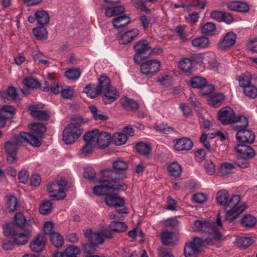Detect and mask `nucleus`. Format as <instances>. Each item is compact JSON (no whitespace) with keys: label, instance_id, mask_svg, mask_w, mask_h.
Masks as SVG:
<instances>
[{"label":"nucleus","instance_id":"nucleus-13","mask_svg":"<svg viewBox=\"0 0 257 257\" xmlns=\"http://www.w3.org/2000/svg\"><path fill=\"white\" fill-rule=\"evenodd\" d=\"M236 40V35L233 32H228L218 43V47L221 50H225L234 45Z\"/></svg>","mask_w":257,"mask_h":257},{"label":"nucleus","instance_id":"nucleus-16","mask_svg":"<svg viewBox=\"0 0 257 257\" xmlns=\"http://www.w3.org/2000/svg\"><path fill=\"white\" fill-rule=\"evenodd\" d=\"M47 241V239L43 235L39 234L37 237L32 241L29 245L31 250L35 252L42 251Z\"/></svg>","mask_w":257,"mask_h":257},{"label":"nucleus","instance_id":"nucleus-6","mask_svg":"<svg viewBox=\"0 0 257 257\" xmlns=\"http://www.w3.org/2000/svg\"><path fill=\"white\" fill-rule=\"evenodd\" d=\"M240 201V196L238 195H235L230 198H229L227 207H229L230 209L226 212L225 220L231 222L246 209V205L245 204L237 206Z\"/></svg>","mask_w":257,"mask_h":257},{"label":"nucleus","instance_id":"nucleus-10","mask_svg":"<svg viewBox=\"0 0 257 257\" xmlns=\"http://www.w3.org/2000/svg\"><path fill=\"white\" fill-rule=\"evenodd\" d=\"M160 67L161 62L159 60H149L141 64V72L145 75L152 76L159 71Z\"/></svg>","mask_w":257,"mask_h":257},{"label":"nucleus","instance_id":"nucleus-25","mask_svg":"<svg viewBox=\"0 0 257 257\" xmlns=\"http://www.w3.org/2000/svg\"><path fill=\"white\" fill-rule=\"evenodd\" d=\"M135 51L142 54H149L151 52V46L149 42L146 40H142L138 42L134 46Z\"/></svg>","mask_w":257,"mask_h":257},{"label":"nucleus","instance_id":"nucleus-28","mask_svg":"<svg viewBox=\"0 0 257 257\" xmlns=\"http://www.w3.org/2000/svg\"><path fill=\"white\" fill-rule=\"evenodd\" d=\"M131 22V19L126 15H122L114 18L112 22V26L115 29H119L124 27Z\"/></svg>","mask_w":257,"mask_h":257},{"label":"nucleus","instance_id":"nucleus-43","mask_svg":"<svg viewBox=\"0 0 257 257\" xmlns=\"http://www.w3.org/2000/svg\"><path fill=\"white\" fill-rule=\"evenodd\" d=\"M235 168L232 164L229 163H223L219 167V172L221 176H226L231 173L232 170Z\"/></svg>","mask_w":257,"mask_h":257},{"label":"nucleus","instance_id":"nucleus-32","mask_svg":"<svg viewBox=\"0 0 257 257\" xmlns=\"http://www.w3.org/2000/svg\"><path fill=\"white\" fill-rule=\"evenodd\" d=\"M179 66L184 73L190 74L193 69L192 61L188 58H184L179 63Z\"/></svg>","mask_w":257,"mask_h":257},{"label":"nucleus","instance_id":"nucleus-2","mask_svg":"<svg viewBox=\"0 0 257 257\" xmlns=\"http://www.w3.org/2000/svg\"><path fill=\"white\" fill-rule=\"evenodd\" d=\"M14 138V141H7L4 145V149L7 155V160L10 164L17 163V152L22 144L27 142L35 147H39L41 145L37 138L25 132L20 133V136H15Z\"/></svg>","mask_w":257,"mask_h":257},{"label":"nucleus","instance_id":"nucleus-1","mask_svg":"<svg viewBox=\"0 0 257 257\" xmlns=\"http://www.w3.org/2000/svg\"><path fill=\"white\" fill-rule=\"evenodd\" d=\"M220 215L217 214L216 225L214 222L200 221L196 220L194 223L193 229L195 231H202L205 233L204 242L208 245H214L218 242L224 241L226 237L220 231L222 228Z\"/></svg>","mask_w":257,"mask_h":257},{"label":"nucleus","instance_id":"nucleus-14","mask_svg":"<svg viewBox=\"0 0 257 257\" xmlns=\"http://www.w3.org/2000/svg\"><path fill=\"white\" fill-rule=\"evenodd\" d=\"M28 127L31 130V133L28 134L37 138L41 142L40 139L43 137L47 130L46 126L41 122H34L29 124Z\"/></svg>","mask_w":257,"mask_h":257},{"label":"nucleus","instance_id":"nucleus-27","mask_svg":"<svg viewBox=\"0 0 257 257\" xmlns=\"http://www.w3.org/2000/svg\"><path fill=\"white\" fill-rule=\"evenodd\" d=\"M229 198V194L228 192L224 189L219 191L216 194V199L217 203L220 205L227 207V203H228V200Z\"/></svg>","mask_w":257,"mask_h":257},{"label":"nucleus","instance_id":"nucleus-22","mask_svg":"<svg viewBox=\"0 0 257 257\" xmlns=\"http://www.w3.org/2000/svg\"><path fill=\"white\" fill-rule=\"evenodd\" d=\"M15 108L11 105H4L0 109V121L3 120L4 125L7 119L13 117L15 113Z\"/></svg>","mask_w":257,"mask_h":257},{"label":"nucleus","instance_id":"nucleus-61","mask_svg":"<svg viewBox=\"0 0 257 257\" xmlns=\"http://www.w3.org/2000/svg\"><path fill=\"white\" fill-rule=\"evenodd\" d=\"M172 233L168 231H164L161 235V238L162 244L164 245H168L171 243L172 237Z\"/></svg>","mask_w":257,"mask_h":257},{"label":"nucleus","instance_id":"nucleus-3","mask_svg":"<svg viewBox=\"0 0 257 257\" xmlns=\"http://www.w3.org/2000/svg\"><path fill=\"white\" fill-rule=\"evenodd\" d=\"M87 122V119L80 116H75L72 117L71 123L67 125L63 131L64 142L68 145L74 143L83 132L81 125Z\"/></svg>","mask_w":257,"mask_h":257},{"label":"nucleus","instance_id":"nucleus-26","mask_svg":"<svg viewBox=\"0 0 257 257\" xmlns=\"http://www.w3.org/2000/svg\"><path fill=\"white\" fill-rule=\"evenodd\" d=\"M14 221L16 224L23 229H24L27 226L29 228L33 222V220H26L23 214L21 213H17L15 214Z\"/></svg>","mask_w":257,"mask_h":257},{"label":"nucleus","instance_id":"nucleus-42","mask_svg":"<svg viewBox=\"0 0 257 257\" xmlns=\"http://www.w3.org/2000/svg\"><path fill=\"white\" fill-rule=\"evenodd\" d=\"M252 78L251 74L246 72L237 77L240 87H244L250 83V80Z\"/></svg>","mask_w":257,"mask_h":257},{"label":"nucleus","instance_id":"nucleus-8","mask_svg":"<svg viewBox=\"0 0 257 257\" xmlns=\"http://www.w3.org/2000/svg\"><path fill=\"white\" fill-rule=\"evenodd\" d=\"M4 233L6 236L12 235L14 238V242L17 245H24L27 243L28 238L31 234V230L28 228L24 232L17 233L16 231L10 227L5 229Z\"/></svg>","mask_w":257,"mask_h":257},{"label":"nucleus","instance_id":"nucleus-12","mask_svg":"<svg viewBox=\"0 0 257 257\" xmlns=\"http://www.w3.org/2000/svg\"><path fill=\"white\" fill-rule=\"evenodd\" d=\"M234 150L242 158L251 159L255 155V152L250 146L238 144L234 147Z\"/></svg>","mask_w":257,"mask_h":257},{"label":"nucleus","instance_id":"nucleus-29","mask_svg":"<svg viewBox=\"0 0 257 257\" xmlns=\"http://www.w3.org/2000/svg\"><path fill=\"white\" fill-rule=\"evenodd\" d=\"M55 185L54 183H49L47 186L48 190L49 191V196L55 200H62L66 197V194L64 190L59 189L58 191L52 190L53 186Z\"/></svg>","mask_w":257,"mask_h":257},{"label":"nucleus","instance_id":"nucleus-50","mask_svg":"<svg viewBox=\"0 0 257 257\" xmlns=\"http://www.w3.org/2000/svg\"><path fill=\"white\" fill-rule=\"evenodd\" d=\"M243 92L245 95L250 98H255L257 96V88L254 85L250 84L243 87Z\"/></svg>","mask_w":257,"mask_h":257},{"label":"nucleus","instance_id":"nucleus-21","mask_svg":"<svg viewBox=\"0 0 257 257\" xmlns=\"http://www.w3.org/2000/svg\"><path fill=\"white\" fill-rule=\"evenodd\" d=\"M139 33L138 29H133L123 34L118 39L119 43L125 45L131 43Z\"/></svg>","mask_w":257,"mask_h":257},{"label":"nucleus","instance_id":"nucleus-35","mask_svg":"<svg viewBox=\"0 0 257 257\" xmlns=\"http://www.w3.org/2000/svg\"><path fill=\"white\" fill-rule=\"evenodd\" d=\"M167 170L171 176L179 177L182 173L181 166L177 162H172L168 167Z\"/></svg>","mask_w":257,"mask_h":257},{"label":"nucleus","instance_id":"nucleus-62","mask_svg":"<svg viewBox=\"0 0 257 257\" xmlns=\"http://www.w3.org/2000/svg\"><path fill=\"white\" fill-rule=\"evenodd\" d=\"M83 176L84 178L92 180L95 178L96 173L92 167H87L84 170Z\"/></svg>","mask_w":257,"mask_h":257},{"label":"nucleus","instance_id":"nucleus-18","mask_svg":"<svg viewBox=\"0 0 257 257\" xmlns=\"http://www.w3.org/2000/svg\"><path fill=\"white\" fill-rule=\"evenodd\" d=\"M29 110L30 111L31 115L35 119L41 121H46L50 118V115L48 111L39 110L38 109V108L36 105H32L29 106Z\"/></svg>","mask_w":257,"mask_h":257},{"label":"nucleus","instance_id":"nucleus-46","mask_svg":"<svg viewBox=\"0 0 257 257\" xmlns=\"http://www.w3.org/2000/svg\"><path fill=\"white\" fill-rule=\"evenodd\" d=\"M50 239L52 244L56 247L59 248L63 244V239L60 233L53 232L51 233Z\"/></svg>","mask_w":257,"mask_h":257},{"label":"nucleus","instance_id":"nucleus-55","mask_svg":"<svg viewBox=\"0 0 257 257\" xmlns=\"http://www.w3.org/2000/svg\"><path fill=\"white\" fill-rule=\"evenodd\" d=\"M33 34L38 39H46L47 37V31L44 26L36 28L33 29Z\"/></svg>","mask_w":257,"mask_h":257},{"label":"nucleus","instance_id":"nucleus-63","mask_svg":"<svg viewBox=\"0 0 257 257\" xmlns=\"http://www.w3.org/2000/svg\"><path fill=\"white\" fill-rule=\"evenodd\" d=\"M204 168L206 173L212 175L215 172V165L210 160H206L204 164Z\"/></svg>","mask_w":257,"mask_h":257},{"label":"nucleus","instance_id":"nucleus-37","mask_svg":"<svg viewBox=\"0 0 257 257\" xmlns=\"http://www.w3.org/2000/svg\"><path fill=\"white\" fill-rule=\"evenodd\" d=\"M83 92L85 93L90 98H95L101 92L97 86L87 85Z\"/></svg>","mask_w":257,"mask_h":257},{"label":"nucleus","instance_id":"nucleus-24","mask_svg":"<svg viewBox=\"0 0 257 257\" xmlns=\"http://www.w3.org/2000/svg\"><path fill=\"white\" fill-rule=\"evenodd\" d=\"M234 121L232 123L233 124V129L236 131L240 130H243L248 125V120L246 117L244 115H238L235 117Z\"/></svg>","mask_w":257,"mask_h":257},{"label":"nucleus","instance_id":"nucleus-30","mask_svg":"<svg viewBox=\"0 0 257 257\" xmlns=\"http://www.w3.org/2000/svg\"><path fill=\"white\" fill-rule=\"evenodd\" d=\"M36 20L41 26L47 25L50 21V17L48 13L45 11H37L35 13Z\"/></svg>","mask_w":257,"mask_h":257},{"label":"nucleus","instance_id":"nucleus-45","mask_svg":"<svg viewBox=\"0 0 257 257\" xmlns=\"http://www.w3.org/2000/svg\"><path fill=\"white\" fill-rule=\"evenodd\" d=\"M154 128L158 132L165 134H169L174 132L173 128L170 127L167 123L157 122Z\"/></svg>","mask_w":257,"mask_h":257},{"label":"nucleus","instance_id":"nucleus-9","mask_svg":"<svg viewBox=\"0 0 257 257\" xmlns=\"http://www.w3.org/2000/svg\"><path fill=\"white\" fill-rule=\"evenodd\" d=\"M104 201L107 206L114 207L116 212L119 214H126L128 213L127 209L125 207L118 209V207H123L125 203L124 200L122 198L108 194H106Z\"/></svg>","mask_w":257,"mask_h":257},{"label":"nucleus","instance_id":"nucleus-58","mask_svg":"<svg viewBox=\"0 0 257 257\" xmlns=\"http://www.w3.org/2000/svg\"><path fill=\"white\" fill-rule=\"evenodd\" d=\"M157 81L164 87H169L172 85V81L171 76L169 75H161L158 78Z\"/></svg>","mask_w":257,"mask_h":257},{"label":"nucleus","instance_id":"nucleus-39","mask_svg":"<svg viewBox=\"0 0 257 257\" xmlns=\"http://www.w3.org/2000/svg\"><path fill=\"white\" fill-rule=\"evenodd\" d=\"M110 229L117 232H122L127 229V226L123 222L113 221H112L109 226Z\"/></svg>","mask_w":257,"mask_h":257},{"label":"nucleus","instance_id":"nucleus-49","mask_svg":"<svg viewBox=\"0 0 257 257\" xmlns=\"http://www.w3.org/2000/svg\"><path fill=\"white\" fill-rule=\"evenodd\" d=\"M256 222V218L249 214L244 215L241 220V223L246 227H252Z\"/></svg>","mask_w":257,"mask_h":257},{"label":"nucleus","instance_id":"nucleus-60","mask_svg":"<svg viewBox=\"0 0 257 257\" xmlns=\"http://www.w3.org/2000/svg\"><path fill=\"white\" fill-rule=\"evenodd\" d=\"M113 170L116 171L117 173L118 171H124L127 169V163L123 160H118L114 161L112 164Z\"/></svg>","mask_w":257,"mask_h":257},{"label":"nucleus","instance_id":"nucleus-4","mask_svg":"<svg viewBox=\"0 0 257 257\" xmlns=\"http://www.w3.org/2000/svg\"><path fill=\"white\" fill-rule=\"evenodd\" d=\"M98 183L100 185L93 187V193L98 196H102L108 194V192L114 193L119 190H126L127 186L124 183L121 182L120 184H115L114 180L109 181L108 180H99Z\"/></svg>","mask_w":257,"mask_h":257},{"label":"nucleus","instance_id":"nucleus-44","mask_svg":"<svg viewBox=\"0 0 257 257\" xmlns=\"http://www.w3.org/2000/svg\"><path fill=\"white\" fill-rule=\"evenodd\" d=\"M99 131L97 129L88 131L83 136V140L87 144H93L95 145V139L97 138Z\"/></svg>","mask_w":257,"mask_h":257},{"label":"nucleus","instance_id":"nucleus-31","mask_svg":"<svg viewBox=\"0 0 257 257\" xmlns=\"http://www.w3.org/2000/svg\"><path fill=\"white\" fill-rule=\"evenodd\" d=\"M89 109L95 120L105 121L108 119V116L105 113L99 111L95 105L90 106Z\"/></svg>","mask_w":257,"mask_h":257},{"label":"nucleus","instance_id":"nucleus-38","mask_svg":"<svg viewBox=\"0 0 257 257\" xmlns=\"http://www.w3.org/2000/svg\"><path fill=\"white\" fill-rule=\"evenodd\" d=\"M7 94L12 99L17 101L20 100L19 94L17 93V89L13 86H10L7 89L6 92H0V96L4 97V101L6 102L5 95Z\"/></svg>","mask_w":257,"mask_h":257},{"label":"nucleus","instance_id":"nucleus-20","mask_svg":"<svg viewBox=\"0 0 257 257\" xmlns=\"http://www.w3.org/2000/svg\"><path fill=\"white\" fill-rule=\"evenodd\" d=\"M193 146L192 142L187 138H183L176 140L174 148L177 151H188Z\"/></svg>","mask_w":257,"mask_h":257},{"label":"nucleus","instance_id":"nucleus-53","mask_svg":"<svg viewBox=\"0 0 257 257\" xmlns=\"http://www.w3.org/2000/svg\"><path fill=\"white\" fill-rule=\"evenodd\" d=\"M216 30V27L214 23L208 22L202 26L201 33L205 35H212Z\"/></svg>","mask_w":257,"mask_h":257},{"label":"nucleus","instance_id":"nucleus-23","mask_svg":"<svg viewBox=\"0 0 257 257\" xmlns=\"http://www.w3.org/2000/svg\"><path fill=\"white\" fill-rule=\"evenodd\" d=\"M97 144L99 148L104 149L107 147L110 142L111 136L105 132H101L97 136Z\"/></svg>","mask_w":257,"mask_h":257},{"label":"nucleus","instance_id":"nucleus-41","mask_svg":"<svg viewBox=\"0 0 257 257\" xmlns=\"http://www.w3.org/2000/svg\"><path fill=\"white\" fill-rule=\"evenodd\" d=\"M209 43V40L207 38L201 37L193 40L192 45L197 48H203L207 47Z\"/></svg>","mask_w":257,"mask_h":257},{"label":"nucleus","instance_id":"nucleus-59","mask_svg":"<svg viewBox=\"0 0 257 257\" xmlns=\"http://www.w3.org/2000/svg\"><path fill=\"white\" fill-rule=\"evenodd\" d=\"M81 74L79 69L71 68L65 72V76L69 79L76 80L78 79Z\"/></svg>","mask_w":257,"mask_h":257},{"label":"nucleus","instance_id":"nucleus-57","mask_svg":"<svg viewBox=\"0 0 257 257\" xmlns=\"http://www.w3.org/2000/svg\"><path fill=\"white\" fill-rule=\"evenodd\" d=\"M79 253V248L74 245L68 246L64 251V254L66 257H76V255Z\"/></svg>","mask_w":257,"mask_h":257},{"label":"nucleus","instance_id":"nucleus-51","mask_svg":"<svg viewBox=\"0 0 257 257\" xmlns=\"http://www.w3.org/2000/svg\"><path fill=\"white\" fill-rule=\"evenodd\" d=\"M190 83L193 88L200 89L206 83V80L201 77H194L191 79Z\"/></svg>","mask_w":257,"mask_h":257},{"label":"nucleus","instance_id":"nucleus-17","mask_svg":"<svg viewBox=\"0 0 257 257\" xmlns=\"http://www.w3.org/2000/svg\"><path fill=\"white\" fill-rule=\"evenodd\" d=\"M101 175L106 178L104 180H108L109 181L114 180L115 184H120L121 182H118L117 180H122L125 178L126 175L124 173L118 174L116 171L112 169H104L101 171Z\"/></svg>","mask_w":257,"mask_h":257},{"label":"nucleus","instance_id":"nucleus-54","mask_svg":"<svg viewBox=\"0 0 257 257\" xmlns=\"http://www.w3.org/2000/svg\"><path fill=\"white\" fill-rule=\"evenodd\" d=\"M24 84L28 88L36 89L40 87V83L32 77H27L24 80Z\"/></svg>","mask_w":257,"mask_h":257},{"label":"nucleus","instance_id":"nucleus-56","mask_svg":"<svg viewBox=\"0 0 257 257\" xmlns=\"http://www.w3.org/2000/svg\"><path fill=\"white\" fill-rule=\"evenodd\" d=\"M53 209L52 204L49 201L44 202L40 207V212L43 215L50 213Z\"/></svg>","mask_w":257,"mask_h":257},{"label":"nucleus","instance_id":"nucleus-19","mask_svg":"<svg viewBox=\"0 0 257 257\" xmlns=\"http://www.w3.org/2000/svg\"><path fill=\"white\" fill-rule=\"evenodd\" d=\"M227 9L232 11L241 13L247 12L249 10L248 5L245 2L232 1L226 4Z\"/></svg>","mask_w":257,"mask_h":257},{"label":"nucleus","instance_id":"nucleus-34","mask_svg":"<svg viewBox=\"0 0 257 257\" xmlns=\"http://www.w3.org/2000/svg\"><path fill=\"white\" fill-rule=\"evenodd\" d=\"M120 101L121 105L127 109H137L139 108L137 101L126 97H122Z\"/></svg>","mask_w":257,"mask_h":257},{"label":"nucleus","instance_id":"nucleus-15","mask_svg":"<svg viewBox=\"0 0 257 257\" xmlns=\"http://www.w3.org/2000/svg\"><path fill=\"white\" fill-rule=\"evenodd\" d=\"M236 138L238 142L251 144L255 139V135L252 132L244 128L236 132Z\"/></svg>","mask_w":257,"mask_h":257},{"label":"nucleus","instance_id":"nucleus-40","mask_svg":"<svg viewBox=\"0 0 257 257\" xmlns=\"http://www.w3.org/2000/svg\"><path fill=\"white\" fill-rule=\"evenodd\" d=\"M127 140L126 134L122 133H116L112 137V141L117 146L124 144Z\"/></svg>","mask_w":257,"mask_h":257},{"label":"nucleus","instance_id":"nucleus-64","mask_svg":"<svg viewBox=\"0 0 257 257\" xmlns=\"http://www.w3.org/2000/svg\"><path fill=\"white\" fill-rule=\"evenodd\" d=\"M93 236V238L91 242L94 243L96 246L97 245L102 244L103 243L104 239L101 232H95Z\"/></svg>","mask_w":257,"mask_h":257},{"label":"nucleus","instance_id":"nucleus-33","mask_svg":"<svg viewBox=\"0 0 257 257\" xmlns=\"http://www.w3.org/2000/svg\"><path fill=\"white\" fill-rule=\"evenodd\" d=\"M125 9L122 6L107 8L105 15L107 17H112L123 13Z\"/></svg>","mask_w":257,"mask_h":257},{"label":"nucleus","instance_id":"nucleus-48","mask_svg":"<svg viewBox=\"0 0 257 257\" xmlns=\"http://www.w3.org/2000/svg\"><path fill=\"white\" fill-rule=\"evenodd\" d=\"M18 201L17 198L14 195H10L6 203L7 209L10 212H14L17 208Z\"/></svg>","mask_w":257,"mask_h":257},{"label":"nucleus","instance_id":"nucleus-36","mask_svg":"<svg viewBox=\"0 0 257 257\" xmlns=\"http://www.w3.org/2000/svg\"><path fill=\"white\" fill-rule=\"evenodd\" d=\"M252 243V239L247 237H238L235 241L236 246L241 249H245Z\"/></svg>","mask_w":257,"mask_h":257},{"label":"nucleus","instance_id":"nucleus-7","mask_svg":"<svg viewBox=\"0 0 257 257\" xmlns=\"http://www.w3.org/2000/svg\"><path fill=\"white\" fill-rule=\"evenodd\" d=\"M204 243V239L198 237H193L191 240L187 242L184 247L185 257H196V253L199 252Z\"/></svg>","mask_w":257,"mask_h":257},{"label":"nucleus","instance_id":"nucleus-47","mask_svg":"<svg viewBox=\"0 0 257 257\" xmlns=\"http://www.w3.org/2000/svg\"><path fill=\"white\" fill-rule=\"evenodd\" d=\"M224 96L222 93H217L213 95L208 100L209 104L214 107H218L220 105L223 100Z\"/></svg>","mask_w":257,"mask_h":257},{"label":"nucleus","instance_id":"nucleus-52","mask_svg":"<svg viewBox=\"0 0 257 257\" xmlns=\"http://www.w3.org/2000/svg\"><path fill=\"white\" fill-rule=\"evenodd\" d=\"M136 150L140 154L147 155L150 152L151 147L149 144L141 142L136 145Z\"/></svg>","mask_w":257,"mask_h":257},{"label":"nucleus","instance_id":"nucleus-11","mask_svg":"<svg viewBox=\"0 0 257 257\" xmlns=\"http://www.w3.org/2000/svg\"><path fill=\"white\" fill-rule=\"evenodd\" d=\"M234 110L229 107H224L218 112V118L223 124H232L235 120Z\"/></svg>","mask_w":257,"mask_h":257},{"label":"nucleus","instance_id":"nucleus-5","mask_svg":"<svg viewBox=\"0 0 257 257\" xmlns=\"http://www.w3.org/2000/svg\"><path fill=\"white\" fill-rule=\"evenodd\" d=\"M97 86L104 94L103 100L105 104H110L113 102L118 97L116 90L110 87V80L106 75H102L99 78Z\"/></svg>","mask_w":257,"mask_h":257}]
</instances>
